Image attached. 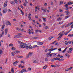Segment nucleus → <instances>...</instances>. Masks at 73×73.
I'll return each instance as SVG.
<instances>
[{
  "instance_id": "12",
  "label": "nucleus",
  "mask_w": 73,
  "mask_h": 73,
  "mask_svg": "<svg viewBox=\"0 0 73 73\" xmlns=\"http://www.w3.org/2000/svg\"><path fill=\"white\" fill-rule=\"evenodd\" d=\"M68 5H72V4H73V2H71L70 1H69L68 3Z\"/></svg>"
},
{
  "instance_id": "37",
  "label": "nucleus",
  "mask_w": 73,
  "mask_h": 73,
  "mask_svg": "<svg viewBox=\"0 0 73 73\" xmlns=\"http://www.w3.org/2000/svg\"><path fill=\"white\" fill-rule=\"evenodd\" d=\"M11 72L12 73H13L14 72V70H13V68H11Z\"/></svg>"
},
{
  "instance_id": "58",
  "label": "nucleus",
  "mask_w": 73,
  "mask_h": 73,
  "mask_svg": "<svg viewBox=\"0 0 73 73\" xmlns=\"http://www.w3.org/2000/svg\"><path fill=\"white\" fill-rule=\"evenodd\" d=\"M68 17H69V16H67L66 17H65L66 19H68Z\"/></svg>"
},
{
  "instance_id": "56",
  "label": "nucleus",
  "mask_w": 73,
  "mask_h": 73,
  "mask_svg": "<svg viewBox=\"0 0 73 73\" xmlns=\"http://www.w3.org/2000/svg\"><path fill=\"white\" fill-rule=\"evenodd\" d=\"M57 56V55L56 54H54L53 55V57H56Z\"/></svg>"
},
{
  "instance_id": "59",
  "label": "nucleus",
  "mask_w": 73,
  "mask_h": 73,
  "mask_svg": "<svg viewBox=\"0 0 73 73\" xmlns=\"http://www.w3.org/2000/svg\"><path fill=\"white\" fill-rule=\"evenodd\" d=\"M59 61H64V59L61 58L60 59Z\"/></svg>"
},
{
  "instance_id": "25",
  "label": "nucleus",
  "mask_w": 73,
  "mask_h": 73,
  "mask_svg": "<svg viewBox=\"0 0 73 73\" xmlns=\"http://www.w3.org/2000/svg\"><path fill=\"white\" fill-rule=\"evenodd\" d=\"M65 55L67 57H68V58L70 57V55H69V54H66Z\"/></svg>"
},
{
  "instance_id": "27",
  "label": "nucleus",
  "mask_w": 73,
  "mask_h": 73,
  "mask_svg": "<svg viewBox=\"0 0 73 73\" xmlns=\"http://www.w3.org/2000/svg\"><path fill=\"white\" fill-rule=\"evenodd\" d=\"M50 53H51V51H50L48 53H47L46 54L47 56H48V55H50Z\"/></svg>"
},
{
  "instance_id": "23",
  "label": "nucleus",
  "mask_w": 73,
  "mask_h": 73,
  "mask_svg": "<svg viewBox=\"0 0 73 73\" xmlns=\"http://www.w3.org/2000/svg\"><path fill=\"white\" fill-rule=\"evenodd\" d=\"M39 45H41L44 44V43L42 42H39L38 43Z\"/></svg>"
},
{
  "instance_id": "42",
  "label": "nucleus",
  "mask_w": 73,
  "mask_h": 73,
  "mask_svg": "<svg viewBox=\"0 0 73 73\" xmlns=\"http://www.w3.org/2000/svg\"><path fill=\"white\" fill-rule=\"evenodd\" d=\"M11 4H15V2H14V1H11Z\"/></svg>"
},
{
  "instance_id": "33",
  "label": "nucleus",
  "mask_w": 73,
  "mask_h": 73,
  "mask_svg": "<svg viewBox=\"0 0 73 73\" xmlns=\"http://www.w3.org/2000/svg\"><path fill=\"white\" fill-rule=\"evenodd\" d=\"M52 38H53V37L52 36H50V37H49L48 38L49 40H51Z\"/></svg>"
},
{
  "instance_id": "44",
  "label": "nucleus",
  "mask_w": 73,
  "mask_h": 73,
  "mask_svg": "<svg viewBox=\"0 0 73 73\" xmlns=\"http://www.w3.org/2000/svg\"><path fill=\"white\" fill-rule=\"evenodd\" d=\"M51 66L53 68H56V66L53 65H51Z\"/></svg>"
},
{
  "instance_id": "54",
  "label": "nucleus",
  "mask_w": 73,
  "mask_h": 73,
  "mask_svg": "<svg viewBox=\"0 0 73 73\" xmlns=\"http://www.w3.org/2000/svg\"><path fill=\"white\" fill-rule=\"evenodd\" d=\"M48 49H46L45 50V52H46V53H47V52H48Z\"/></svg>"
},
{
  "instance_id": "40",
  "label": "nucleus",
  "mask_w": 73,
  "mask_h": 73,
  "mask_svg": "<svg viewBox=\"0 0 73 73\" xmlns=\"http://www.w3.org/2000/svg\"><path fill=\"white\" fill-rule=\"evenodd\" d=\"M57 49V48H54L53 49H51V52H52V51H53V50H56Z\"/></svg>"
},
{
  "instance_id": "55",
  "label": "nucleus",
  "mask_w": 73,
  "mask_h": 73,
  "mask_svg": "<svg viewBox=\"0 0 73 73\" xmlns=\"http://www.w3.org/2000/svg\"><path fill=\"white\" fill-rule=\"evenodd\" d=\"M25 48H26V49H28V48H29V46H26L25 47Z\"/></svg>"
},
{
  "instance_id": "1",
  "label": "nucleus",
  "mask_w": 73,
  "mask_h": 73,
  "mask_svg": "<svg viewBox=\"0 0 73 73\" xmlns=\"http://www.w3.org/2000/svg\"><path fill=\"white\" fill-rule=\"evenodd\" d=\"M5 27V25H3L1 29V32H2V33L0 35V38L2 37L3 36V35H4V28Z\"/></svg>"
},
{
  "instance_id": "64",
  "label": "nucleus",
  "mask_w": 73,
  "mask_h": 73,
  "mask_svg": "<svg viewBox=\"0 0 73 73\" xmlns=\"http://www.w3.org/2000/svg\"><path fill=\"white\" fill-rule=\"evenodd\" d=\"M65 27V25H63L61 27L62 28H64V27Z\"/></svg>"
},
{
  "instance_id": "15",
  "label": "nucleus",
  "mask_w": 73,
  "mask_h": 73,
  "mask_svg": "<svg viewBox=\"0 0 73 73\" xmlns=\"http://www.w3.org/2000/svg\"><path fill=\"white\" fill-rule=\"evenodd\" d=\"M42 19H43L44 21V22L46 21V18L42 17Z\"/></svg>"
},
{
  "instance_id": "30",
  "label": "nucleus",
  "mask_w": 73,
  "mask_h": 73,
  "mask_svg": "<svg viewBox=\"0 0 73 73\" xmlns=\"http://www.w3.org/2000/svg\"><path fill=\"white\" fill-rule=\"evenodd\" d=\"M69 50H71V51H72L73 50V48H72V47H71L70 48H69Z\"/></svg>"
},
{
  "instance_id": "21",
  "label": "nucleus",
  "mask_w": 73,
  "mask_h": 73,
  "mask_svg": "<svg viewBox=\"0 0 73 73\" xmlns=\"http://www.w3.org/2000/svg\"><path fill=\"white\" fill-rule=\"evenodd\" d=\"M17 57H18V58H21L23 57V56H17Z\"/></svg>"
},
{
  "instance_id": "16",
  "label": "nucleus",
  "mask_w": 73,
  "mask_h": 73,
  "mask_svg": "<svg viewBox=\"0 0 73 73\" xmlns=\"http://www.w3.org/2000/svg\"><path fill=\"white\" fill-rule=\"evenodd\" d=\"M3 54V50L1 49L0 50V56H1V54Z\"/></svg>"
},
{
  "instance_id": "43",
  "label": "nucleus",
  "mask_w": 73,
  "mask_h": 73,
  "mask_svg": "<svg viewBox=\"0 0 73 73\" xmlns=\"http://www.w3.org/2000/svg\"><path fill=\"white\" fill-rule=\"evenodd\" d=\"M9 46H13V44H10L9 45Z\"/></svg>"
},
{
  "instance_id": "51",
  "label": "nucleus",
  "mask_w": 73,
  "mask_h": 73,
  "mask_svg": "<svg viewBox=\"0 0 73 73\" xmlns=\"http://www.w3.org/2000/svg\"><path fill=\"white\" fill-rule=\"evenodd\" d=\"M64 32V31H62L60 33H59V35H60L61 34V33H63Z\"/></svg>"
},
{
  "instance_id": "39",
  "label": "nucleus",
  "mask_w": 73,
  "mask_h": 73,
  "mask_svg": "<svg viewBox=\"0 0 73 73\" xmlns=\"http://www.w3.org/2000/svg\"><path fill=\"white\" fill-rule=\"evenodd\" d=\"M46 68H47V66H45L43 67V69H46Z\"/></svg>"
},
{
  "instance_id": "11",
  "label": "nucleus",
  "mask_w": 73,
  "mask_h": 73,
  "mask_svg": "<svg viewBox=\"0 0 73 73\" xmlns=\"http://www.w3.org/2000/svg\"><path fill=\"white\" fill-rule=\"evenodd\" d=\"M18 42L20 44H22V45H25V44H25V43H24L22 42H21L20 41H19V40L18 41Z\"/></svg>"
},
{
  "instance_id": "6",
  "label": "nucleus",
  "mask_w": 73,
  "mask_h": 73,
  "mask_svg": "<svg viewBox=\"0 0 73 73\" xmlns=\"http://www.w3.org/2000/svg\"><path fill=\"white\" fill-rule=\"evenodd\" d=\"M72 25V23L71 22L69 23L68 24H67L65 26V27H69L70 25Z\"/></svg>"
},
{
  "instance_id": "14",
  "label": "nucleus",
  "mask_w": 73,
  "mask_h": 73,
  "mask_svg": "<svg viewBox=\"0 0 73 73\" xmlns=\"http://www.w3.org/2000/svg\"><path fill=\"white\" fill-rule=\"evenodd\" d=\"M20 11H21L22 16H24V13L21 10H20Z\"/></svg>"
},
{
  "instance_id": "28",
  "label": "nucleus",
  "mask_w": 73,
  "mask_h": 73,
  "mask_svg": "<svg viewBox=\"0 0 73 73\" xmlns=\"http://www.w3.org/2000/svg\"><path fill=\"white\" fill-rule=\"evenodd\" d=\"M22 70L24 72H27V70L26 69H24L23 70Z\"/></svg>"
},
{
  "instance_id": "9",
  "label": "nucleus",
  "mask_w": 73,
  "mask_h": 73,
  "mask_svg": "<svg viewBox=\"0 0 73 73\" xmlns=\"http://www.w3.org/2000/svg\"><path fill=\"white\" fill-rule=\"evenodd\" d=\"M7 2H8V1H6L4 3V7H5L7 6Z\"/></svg>"
},
{
  "instance_id": "52",
  "label": "nucleus",
  "mask_w": 73,
  "mask_h": 73,
  "mask_svg": "<svg viewBox=\"0 0 73 73\" xmlns=\"http://www.w3.org/2000/svg\"><path fill=\"white\" fill-rule=\"evenodd\" d=\"M57 60V58H54L52 59V61H54V60Z\"/></svg>"
},
{
  "instance_id": "7",
  "label": "nucleus",
  "mask_w": 73,
  "mask_h": 73,
  "mask_svg": "<svg viewBox=\"0 0 73 73\" xmlns=\"http://www.w3.org/2000/svg\"><path fill=\"white\" fill-rule=\"evenodd\" d=\"M73 67H70V68H68L65 69V71H68V70H70L72 69Z\"/></svg>"
},
{
  "instance_id": "13",
  "label": "nucleus",
  "mask_w": 73,
  "mask_h": 73,
  "mask_svg": "<svg viewBox=\"0 0 73 73\" xmlns=\"http://www.w3.org/2000/svg\"><path fill=\"white\" fill-rule=\"evenodd\" d=\"M69 32H70V31H68L66 33H65L64 34L65 35H67V34H68Z\"/></svg>"
},
{
  "instance_id": "26",
  "label": "nucleus",
  "mask_w": 73,
  "mask_h": 73,
  "mask_svg": "<svg viewBox=\"0 0 73 73\" xmlns=\"http://www.w3.org/2000/svg\"><path fill=\"white\" fill-rule=\"evenodd\" d=\"M15 52L16 54V53H19L20 51H15Z\"/></svg>"
},
{
  "instance_id": "3",
  "label": "nucleus",
  "mask_w": 73,
  "mask_h": 73,
  "mask_svg": "<svg viewBox=\"0 0 73 73\" xmlns=\"http://www.w3.org/2000/svg\"><path fill=\"white\" fill-rule=\"evenodd\" d=\"M19 47L20 48H25V46L23 45H22L21 44H20L19 45Z\"/></svg>"
},
{
  "instance_id": "5",
  "label": "nucleus",
  "mask_w": 73,
  "mask_h": 73,
  "mask_svg": "<svg viewBox=\"0 0 73 73\" xmlns=\"http://www.w3.org/2000/svg\"><path fill=\"white\" fill-rule=\"evenodd\" d=\"M25 2H24L23 4L24 5V6H26V4H28V0H25Z\"/></svg>"
},
{
  "instance_id": "61",
  "label": "nucleus",
  "mask_w": 73,
  "mask_h": 73,
  "mask_svg": "<svg viewBox=\"0 0 73 73\" xmlns=\"http://www.w3.org/2000/svg\"><path fill=\"white\" fill-rule=\"evenodd\" d=\"M7 11L9 12H10L11 11V10H10V9H9L7 10Z\"/></svg>"
},
{
  "instance_id": "4",
  "label": "nucleus",
  "mask_w": 73,
  "mask_h": 73,
  "mask_svg": "<svg viewBox=\"0 0 73 73\" xmlns=\"http://www.w3.org/2000/svg\"><path fill=\"white\" fill-rule=\"evenodd\" d=\"M33 62L34 64H38L39 62L37 60H35L33 61Z\"/></svg>"
},
{
  "instance_id": "8",
  "label": "nucleus",
  "mask_w": 73,
  "mask_h": 73,
  "mask_svg": "<svg viewBox=\"0 0 73 73\" xmlns=\"http://www.w3.org/2000/svg\"><path fill=\"white\" fill-rule=\"evenodd\" d=\"M8 29H5V35H6L7 34V33H8Z\"/></svg>"
},
{
  "instance_id": "47",
  "label": "nucleus",
  "mask_w": 73,
  "mask_h": 73,
  "mask_svg": "<svg viewBox=\"0 0 73 73\" xmlns=\"http://www.w3.org/2000/svg\"><path fill=\"white\" fill-rule=\"evenodd\" d=\"M68 43L67 41H66L65 42V44L66 45H68Z\"/></svg>"
},
{
  "instance_id": "35",
  "label": "nucleus",
  "mask_w": 73,
  "mask_h": 73,
  "mask_svg": "<svg viewBox=\"0 0 73 73\" xmlns=\"http://www.w3.org/2000/svg\"><path fill=\"white\" fill-rule=\"evenodd\" d=\"M68 36L70 37H72V34H70L68 35Z\"/></svg>"
},
{
  "instance_id": "2",
  "label": "nucleus",
  "mask_w": 73,
  "mask_h": 73,
  "mask_svg": "<svg viewBox=\"0 0 73 73\" xmlns=\"http://www.w3.org/2000/svg\"><path fill=\"white\" fill-rule=\"evenodd\" d=\"M19 62V61L17 60L15 61V62H13V65H14V66H16V64L17 63Z\"/></svg>"
},
{
  "instance_id": "48",
  "label": "nucleus",
  "mask_w": 73,
  "mask_h": 73,
  "mask_svg": "<svg viewBox=\"0 0 73 73\" xmlns=\"http://www.w3.org/2000/svg\"><path fill=\"white\" fill-rule=\"evenodd\" d=\"M64 7H68V5L66 4L64 5Z\"/></svg>"
},
{
  "instance_id": "63",
  "label": "nucleus",
  "mask_w": 73,
  "mask_h": 73,
  "mask_svg": "<svg viewBox=\"0 0 73 73\" xmlns=\"http://www.w3.org/2000/svg\"><path fill=\"white\" fill-rule=\"evenodd\" d=\"M21 68H25V66H23L21 67Z\"/></svg>"
},
{
  "instance_id": "34",
  "label": "nucleus",
  "mask_w": 73,
  "mask_h": 73,
  "mask_svg": "<svg viewBox=\"0 0 73 73\" xmlns=\"http://www.w3.org/2000/svg\"><path fill=\"white\" fill-rule=\"evenodd\" d=\"M45 28L46 29H49V27L48 26L45 27Z\"/></svg>"
},
{
  "instance_id": "31",
  "label": "nucleus",
  "mask_w": 73,
  "mask_h": 73,
  "mask_svg": "<svg viewBox=\"0 0 73 73\" xmlns=\"http://www.w3.org/2000/svg\"><path fill=\"white\" fill-rule=\"evenodd\" d=\"M15 52H12L11 53L12 56H15Z\"/></svg>"
},
{
  "instance_id": "62",
  "label": "nucleus",
  "mask_w": 73,
  "mask_h": 73,
  "mask_svg": "<svg viewBox=\"0 0 73 73\" xmlns=\"http://www.w3.org/2000/svg\"><path fill=\"white\" fill-rule=\"evenodd\" d=\"M13 21H17L16 19H13Z\"/></svg>"
},
{
  "instance_id": "22",
  "label": "nucleus",
  "mask_w": 73,
  "mask_h": 73,
  "mask_svg": "<svg viewBox=\"0 0 73 73\" xmlns=\"http://www.w3.org/2000/svg\"><path fill=\"white\" fill-rule=\"evenodd\" d=\"M29 48L30 49H32V48H33V47L31 45H30L29 46Z\"/></svg>"
},
{
  "instance_id": "19",
  "label": "nucleus",
  "mask_w": 73,
  "mask_h": 73,
  "mask_svg": "<svg viewBox=\"0 0 73 73\" xmlns=\"http://www.w3.org/2000/svg\"><path fill=\"white\" fill-rule=\"evenodd\" d=\"M68 48V47H66L65 48V49L62 51V53H65V52L66 51V49H67V48Z\"/></svg>"
},
{
  "instance_id": "38",
  "label": "nucleus",
  "mask_w": 73,
  "mask_h": 73,
  "mask_svg": "<svg viewBox=\"0 0 73 73\" xmlns=\"http://www.w3.org/2000/svg\"><path fill=\"white\" fill-rule=\"evenodd\" d=\"M37 7H36L35 9V12H37Z\"/></svg>"
},
{
  "instance_id": "46",
  "label": "nucleus",
  "mask_w": 73,
  "mask_h": 73,
  "mask_svg": "<svg viewBox=\"0 0 73 73\" xmlns=\"http://www.w3.org/2000/svg\"><path fill=\"white\" fill-rule=\"evenodd\" d=\"M65 13H69V11L67 10L65 11Z\"/></svg>"
},
{
  "instance_id": "18",
  "label": "nucleus",
  "mask_w": 73,
  "mask_h": 73,
  "mask_svg": "<svg viewBox=\"0 0 73 73\" xmlns=\"http://www.w3.org/2000/svg\"><path fill=\"white\" fill-rule=\"evenodd\" d=\"M7 9H4L3 12V13H6V12H7Z\"/></svg>"
},
{
  "instance_id": "36",
  "label": "nucleus",
  "mask_w": 73,
  "mask_h": 73,
  "mask_svg": "<svg viewBox=\"0 0 73 73\" xmlns=\"http://www.w3.org/2000/svg\"><path fill=\"white\" fill-rule=\"evenodd\" d=\"M68 53H72V51H70V50H68L67 51Z\"/></svg>"
},
{
  "instance_id": "45",
  "label": "nucleus",
  "mask_w": 73,
  "mask_h": 73,
  "mask_svg": "<svg viewBox=\"0 0 73 73\" xmlns=\"http://www.w3.org/2000/svg\"><path fill=\"white\" fill-rule=\"evenodd\" d=\"M45 61L47 62L48 61V59L47 58H45Z\"/></svg>"
},
{
  "instance_id": "10",
  "label": "nucleus",
  "mask_w": 73,
  "mask_h": 73,
  "mask_svg": "<svg viewBox=\"0 0 73 73\" xmlns=\"http://www.w3.org/2000/svg\"><path fill=\"white\" fill-rule=\"evenodd\" d=\"M58 35H60V36H59L58 37V38H59V39H60L61 37H62V36L64 35V34H61L60 35H59L58 34Z\"/></svg>"
},
{
  "instance_id": "24",
  "label": "nucleus",
  "mask_w": 73,
  "mask_h": 73,
  "mask_svg": "<svg viewBox=\"0 0 73 73\" xmlns=\"http://www.w3.org/2000/svg\"><path fill=\"white\" fill-rule=\"evenodd\" d=\"M31 14H29L28 17V18H29V19H31Z\"/></svg>"
},
{
  "instance_id": "20",
  "label": "nucleus",
  "mask_w": 73,
  "mask_h": 73,
  "mask_svg": "<svg viewBox=\"0 0 73 73\" xmlns=\"http://www.w3.org/2000/svg\"><path fill=\"white\" fill-rule=\"evenodd\" d=\"M7 23L8 24V25H10V26L11 25V23H10V22H9V21H8Z\"/></svg>"
},
{
  "instance_id": "49",
  "label": "nucleus",
  "mask_w": 73,
  "mask_h": 73,
  "mask_svg": "<svg viewBox=\"0 0 73 73\" xmlns=\"http://www.w3.org/2000/svg\"><path fill=\"white\" fill-rule=\"evenodd\" d=\"M26 57L27 58H29V54L28 55H27Z\"/></svg>"
},
{
  "instance_id": "17",
  "label": "nucleus",
  "mask_w": 73,
  "mask_h": 73,
  "mask_svg": "<svg viewBox=\"0 0 73 73\" xmlns=\"http://www.w3.org/2000/svg\"><path fill=\"white\" fill-rule=\"evenodd\" d=\"M28 54L29 55V56H31L33 54V53L32 52H29L28 53Z\"/></svg>"
},
{
  "instance_id": "50",
  "label": "nucleus",
  "mask_w": 73,
  "mask_h": 73,
  "mask_svg": "<svg viewBox=\"0 0 73 73\" xmlns=\"http://www.w3.org/2000/svg\"><path fill=\"white\" fill-rule=\"evenodd\" d=\"M14 38H18V35H15L14 36Z\"/></svg>"
},
{
  "instance_id": "41",
  "label": "nucleus",
  "mask_w": 73,
  "mask_h": 73,
  "mask_svg": "<svg viewBox=\"0 0 73 73\" xmlns=\"http://www.w3.org/2000/svg\"><path fill=\"white\" fill-rule=\"evenodd\" d=\"M14 1L16 4H18V1H17V0H15Z\"/></svg>"
},
{
  "instance_id": "32",
  "label": "nucleus",
  "mask_w": 73,
  "mask_h": 73,
  "mask_svg": "<svg viewBox=\"0 0 73 73\" xmlns=\"http://www.w3.org/2000/svg\"><path fill=\"white\" fill-rule=\"evenodd\" d=\"M15 49H16V48H15V47H13L11 48V50H15Z\"/></svg>"
},
{
  "instance_id": "29",
  "label": "nucleus",
  "mask_w": 73,
  "mask_h": 73,
  "mask_svg": "<svg viewBox=\"0 0 73 73\" xmlns=\"http://www.w3.org/2000/svg\"><path fill=\"white\" fill-rule=\"evenodd\" d=\"M33 39H37V38H38V37L37 36H35V37H34L33 38Z\"/></svg>"
},
{
  "instance_id": "60",
  "label": "nucleus",
  "mask_w": 73,
  "mask_h": 73,
  "mask_svg": "<svg viewBox=\"0 0 73 73\" xmlns=\"http://www.w3.org/2000/svg\"><path fill=\"white\" fill-rule=\"evenodd\" d=\"M43 11H44L45 12H46V9H44Z\"/></svg>"
},
{
  "instance_id": "57",
  "label": "nucleus",
  "mask_w": 73,
  "mask_h": 73,
  "mask_svg": "<svg viewBox=\"0 0 73 73\" xmlns=\"http://www.w3.org/2000/svg\"><path fill=\"white\" fill-rule=\"evenodd\" d=\"M16 29L17 31H20V29H19L18 28H17Z\"/></svg>"
},
{
  "instance_id": "53",
  "label": "nucleus",
  "mask_w": 73,
  "mask_h": 73,
  "mask_svg": "<svg viewBox=\"0 0 73 73\" xmlns=\"http://www.w3.org/2000/svg\"><path fill=\"white\" fill-rule=\"evenodd\" d=\"M35 19H38V15H35Z\"/></svg>"
}]
</instances>
